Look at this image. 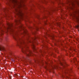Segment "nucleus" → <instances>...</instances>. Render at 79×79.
<instances>
[{
    "label": "nucleus",
    "instance_id": "obj_1",
    "mask_svg": "<svg viewBox=\"0 0 79 79\" xmlns=\"http://www.w3.org/2000/svg\"><path fill=\"white\" fill-rule=\"evenodd\" d=\"M8 27L7 28V31H10V33L12 34L14 37V38L17 42V45L21 48L23 53L26 54V55L27 56H31V55H33V53L31 51L28 49V47L27 46V44L28 42H25V40L21 39L17 37L18 31H15L12 27H15L13 26L12 24H10L9 23H7Z\"/></svg>",
    "mask_w": 79,
    "mask_h": 79
},
{
    "label": "nucleus",
    "instance_id": "obj_2",
    "mask_svg": "<svg viewBox=\"0 0 79 79\" xmlns=\"http://www.w3.org/2000/svg\"><path fill=\"white\" fill-rule=\"evenodd\" d=\"M9 1L14 4L15 7L19 9H21L25 6V5L23 3L24 0H21L20 2L17 0H9Z\"/></svg>",
    "mask_w": 79,
    "mask_h": 79
},
{
    "label": "nucleus",
    "instance_id": "obj_3",
    "mask_svg": "<svg viewBox=\"0 0 79 79\" xmlns=\"http://www.w3.org/2000/svg\"><path fill=\"white\" fill-rule=\"evenodd\" d=\"M68 3L69 4L70 6L67 7V9H73V7L75 6V2H77V1L75 0H67Z\"/></svg>",
    "mask_w": 79,
    "mask_h": 79
},
{
    "label": "nucleus",
    "instance_id": "obj_4",
    "mask_svg": "<svg viewBox=\"0 0 79 79\" xmlns=\"http://www.w3.org/2000/svg\"><path fill=\"white\" fill-rule=\"evenodd\" d=\"M37 39V37H35L34 38H31V40H29V38H27V40L28 41V42H30V43H32V48L34 50H36V48H35V45L34 43V42H35V41H34V42L33 41L34 40H35V39Z\"/></svg>",
    "mask_w": 79,
    "mask_h": 79
},
{
    "label": "nucleus",
    "instance_id": "obj_5",
    "mask_svg": "<svg viewBox=\"0 0 79 79\" xmlns=\"http://www.w3.org/2000/svg\"><path fill=\"white\" fill-rule=\"evenodd\" d=\"M15 14L19 17L20 19H22L23 17V14L22 11L20 10H15Z\"/></svg>",
    "mask_w": 79,
    "mask_h": 79
},
{
    "label": "nucleus",
    "instance_id": "obj_6",
    "mask_svg": "<svg viewBox=\"0 0 79 79\" xmlns=\"http://www.w3.org/2000/svg\"><path fill=\"white\" fill-rule=\"evenodd\" d=\"M17 29H20V31H21V29H23V30H24L23 29V27H22V25L21 24H20V25L18 26V27H17Z\"/></svg>",
    "mask_w": 79,
    "mask_h": 79
},
{
    "label": "nucleus",
    "instance_id": "obj_7",
    "mask_svg": "<svg viewBox=\"0 0 79 79\" xmlns=\"http://www.w3.org/2000/svg\"><path fill=\"white\" fill-rule=\"evenodd\" d=\"M15 23L16 25L19 24L20 23V20H15Z\"/></svg>",
    "mask_w": 79,
    "mask_h": 79
},
{
    "label": "nucleus",
    "instance_id": "obj_8",
    "mask_svg": "<svg viewBox=\"0 0 79 79\" xmlns=\"http://www.w3.org/2000/svg\"><path fill=\"white\" fill-rule=\"evenodd\" d=\"M5 48H2L0 47V51H1L2 50H5Z\"/></svg>",
    "mask_w": 79,
    "mask_h": 79
},
{
    "label": "nucleus",
    "instance_id": "obj_9",
    "mask_svg": "<svg viewBox=\"0 0 79 79\" xmlns=\"http://www.w3.org/2000/svg\"><path fill=\"white\" fill-rule=\"evenodd\" d=\"M60 8H61V6H60L59 7H56V10H60Z\"/></svg>",
    "mask_w": 79,
    "mask_h": 79
},
{
    "label": "nucleus",
    "instance_id": "obj_10",
    "mask_svg": "<svg viewBox=\"0 0 79 79\" xmlns=\"http://www.w3.org/2000/svg\"><path fill=\"white\" fill-rule=\"evenodd\" d=\"M60 64L61 65H63V63H62L61 62L60 60Z\"/></svg>",
    "mask_w": 79,
    "mask_h": 79
},
{
    "label": "nucleus",
    "instance_id": "obj_11",
    "mask_svg": "<svg viewBox=\"0 0 79 79\" xmlns=\"http://www.w3.org/2000/svg\"><path fill=\"white\" fill-rule=\"evenodd\" d=\"M40 52L41 53H42V52H43V51H42V50H40Z\"/></svg>",
    "mask_w": 79,
    "mask_h": 79
},
{
    "label": "nucleus",
    "instance_id": "obj_12",
    "mask_svg": "<svg viewBox=\"0 0 79 79\" xmlns=\"http://www.w3.org/2000/svg\"><path fill=\"white\" fill-rule=\"evenodd\" d=\"M44 23L45 24H47V21H44Z\"/></svg>",
    "mask_w": 79,
    "mask_h": 79
},
{
    "label": "nucleus",
    "instance_id": "obj_13",
    "mask_svg": "<svg viewBox=\"0 0 79 79\" xmlns=\"http://www.w3.org/2000/svg\"><path fill=\"white\" fill-rule=\"evenodd\" d=\"M10 55H12L13 54V52H10Z\"/></svg>",
    "mask_w": 79,
    "mask_h": 79
},
{
    "label": "nucleus",
    "instance_id": "obj_14",
    "mask_svg": "<svg viewBox=\"0 0 79 79\" xmlns=\"http://www.w3.org/2000/svg\"><path fill=\"white\" fill-rule=\"evenodd\" d=\"M76 58H75L74 59H73V60H74V61H76Z\"/></svg>",
    "mask_w": 79,
    "mask_h": 79
},
{
    "label": "nucleus",
    "instance_id": "obj_15",
    "mask_svg": "<svg viewBox=\"0 0 79 79\" xmlns=\"http://www.w3.org/2000/svg\"><path fill=\"white\" fill-rule=\"evenodd\" d=\"M77 28H79V25H78L77 26Z\"/></svg>",
    "mask_w": 79,
    "mask_h": 79
},
{
    "label": "nucleus",
    "instance_id": "obj_16",
    "mask_svg": "<svg viewBox=\"0 0 79 79\" xmlns=\"http://www.w3.org/2000/svg\"><path fill=\"white\" fill-rule=\"evenodd\" d=\"M4 10H7V8H5Z\"/></svg>",
    "mask_w": 79,
    "mask_h": 79
},
{
    "label": "nucleus",
    "instance_id": "obj_17",
    "mask_svg": "<svg viewBox=\"0 0 79 79\" xmlns=\"http://www.w3.org/2000/svg\"><path fill=\"white\" fill-rule=\"evenodd\" d=\"M36 61L37 62H39V60H37Z\"/></svg>",
    "mask_w": 79,
    "mask_h": 79
},
{
    "label": "nucleus",
    "instance_id": "obj_18",
    "mask_svg": "<svg viewBox=\"0 0 79 79\" xmlns=\"http://www.w3.org/2000/svg\"><path fill=\"white\" fill-rule=\"evenodd\" d=\"M44 37L45 38V39H47V37L44 36Z\"/></svg>",
    "mask_w": 79,
    "mask_h": 79
},
{
    "label": "nucleus",
    "instance_id": "obj_19",
    "mask_svg": "<svg viewBox=\"0 0 79 79\" xmlns=\"http://www.w3.org/2000/svg\"><path fill=\"white\" fill-rule=\"evenodd\" d=\"M24 60H26V58H24Z\"/></svg>",
    "mask_w": 79,
    "mask_h": 79
},
{
    "label": "nucleus",
    "instance_id": "obj_20",
    "mask_svg": "<svg viewBox=\"0 0 79 79\" xmlns=\"http://www.w3.org/2000/svg\"><path fill=\"white\" fill-rule=\"evenodd\" d=\"M24 32L25 34H26V32H25V31H24Z\"/></svg>",
    "mask_w": 79,
    "mask_h": 79
},
{
    "label": "nucleus",
    "instance_id": "obj_21",
    "mask_svg": "<svg viewBox=\"0 0 79 79\" xmlns=\"http://www.w3.org/2000/svg\"><path fill=\"white\" fill-rule=\"evenodd\" d=\"M60 4H61V2H60Z\"/></svg>",
    "mask_w": 79,
    "mask_h": 79
},
{
    "label": "nucleus",
    "instance_id": "obj_22",
    "mask_svg": "<svg viewBox=\"0 0 79 79\" xmlns=\"http://www.w3.org/2000/svg\"><path fill=\"white\" fill-rule=\"evenodd\" d=\"M18 31H19V30H18Z\"/></svg>",
    "mask_w": 79,
    "mask_h": 79
},
{
    "label": "nucleus",
    "instance_id": "obj_23",
    "mask_svg": "<svg viewBox=\"0 0 79 79\" xmlns=\"http://www.w3.org/2000/svg\"><path fill=\"white\" fill-rule=\"evenodd\" d=\"M70 70H71V69H70V70H69V71Z\"/></svg>",
    "mask_w": 79,
    "mask_h": 79
}]
</instances>
